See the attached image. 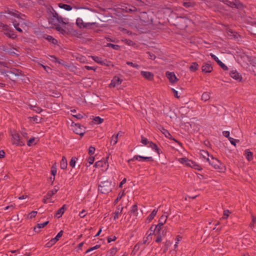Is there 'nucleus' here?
Returning <instances> with one entry per match:
<instances>
[{"label": "nucleus", "mask_w": 256, "mask_h": 256, "mask_svg": "<svg viewBox=\"0 0 256 256\" xmlns=\"http://www.w3.org/2000/svg\"><path fill=\"white\" fill-rule=\"evenodd\" d=\"M200 154L202 158L208 162L216 170L220 172H222L225 170L226 168L224 165L213 156H210L209 154L207 151L204 150H200Z\"/></svg>", "instance_id": "obj_1"}, {"label": "nucleus", "mask_w": 256, "mask_h": 256, "mask_svg": "<svg viewBox=\"0 0 256 256\" xmlns=\"http://www.w3.org/2000/svg\"><path fill=\"white\" fill-rule=\"evenodd\" d=\"M54 20L58 22L60 24L56 26V30L61 34L64 35L68 34L71 31L68 26H70L66 18H62V16H58L56 13L53 14Z\"/></svg>", "instance_id": "obj_2"}, {"label": "nucleus", "mask_w": 256, "mask_h": 256, "mask_svg": "<svg viewBox=\"0 0 256 256\" xmlns=\"http://www.w3.org/2000/svg\"><path fill=\"white\" fill-rule=\"evenodd\" d=\"M6 12L11 16H13L17 20H12V23L15 28L18 32H22V30L18 27L20 25L22 26L24 24L23 19L20 16V14L16 10H14L8 9Z\"/></svg>", "instance_id": "obj_3"}, {"label": "nucleus", "mask_w": 256, "mask_h": 256, "mask_svg": "<svg viewBox=\"0 0 256 256\" xmlns=\"http://www.w3.org/2000/svg\"><path fill=\"white\" fill-rule=\"evenodd\" d=\"M112 182L109 180L102 182L98 186V190L102 194H107L112 190Z\"/></svg>", "instance_id": "obj_4"}, {"label": "nucleus", "mask_w": 256, "mask_h": 256, "mask_svg": "<svg viewBox=\"0 0 256 256\" xmlns=\"http://www.w3.org/2000/svg\"><path fill=\"white\" fill-rule=\"evenodd\" d=\"M178 160L181 164H184L186 166H190L194 169L198 170H202V168L200 165L196 164V162H193L191 160H188L186 158H182Z\"/></svg>", "instance_id": "obj_5"}, {"label": "nucleus", "mask_w": 256, "mask_h": 256, "mask_svg": "<svg viewBox=\"0 0 256 256\" xmlns=\"http://www.w3.org/2000/svg\"><path fill=\"white\" fill-rule=\"evenodd\" d=\"M11 142L12 144L16 146H22L24 145V140L20 138L19 134L16 132H12Z\"/></svg>", "instance_id": "obj_6"}, {"label": "nucleus", "mask_w": 256, "mask_h": 256, "mask_svg": "<svg viewBox=\"0 0 256 256\" xmlns=\"http://www.w3.org/2000/svg\"><path fill=\"white\" fill-rule=\"evenodd\" d=\"M167 220V216L165 215H162L159 220V222L156 226H152L150 228V230L152 232H155L156 230H158L160 232L162 229H164L162 226L165 224Z\"/></svg>", "instance_id": "obj_7"}, {"label": "nucleus", "mask_w": 256, "mask_h": 256, "mask_svg": "<svg viewBox=\"0 0 256 256\" xmlns=\"http://www.w3.org/2000/svg\"><path fill=\"white\" fill-rule=\"evenodd\" d=\"M108 158L109 156H108L105 159L96 162L94 164V166L96 168H104L105 170H106L109 166V164L108 162Z\"/></svg>", "instance_id": "obj_8"}, {"label": "nucleus", "mask_w": 256, "mask_h": 256, "mask_svg": "<svg viewBox=\"0 0 256 256\" xmlns=\"http://www.w3.org/2000/svg\"><path fill=\"white\" fill-rule=\"evenodd\" d=\"M138 214V208L136 205H134L132 206L130 212H129V216L128 217V214H124L123 216L124 219L126 222L129 220L130 217L131 216H136Z\"/></svg>", "instance_id": "obj_9"}, {"label": "nucleus", "mask_w": 256, "mask_h": 256, "mask_svg": "<svg viewBox=\"0 0 256 256\" xmlns=\"http://www.w3.org/2000/svg\"><path fill=\"white\" fill-rule=\"evenodd\" d=\"M222 2L224 4H226L232 8L235 7L238 8H241L242 7V4L240 2L237 1L236 0H235L234 2H229L228 0H223Z\"/></svg>", "instance_id": "obj_10"}, {"label": "nucleus", "mask_w": 256, "mask_h": 256, "mask_svg": "<svg viewBox=\"0 0 256 256\" xmlns=\"http://www.w3.org/2000/svg\"><path fill=\"white\" fill-rule=\"evenodd\" d=\"M73 130L76 134L80 136L84 135V134L85 133L84 128L78 124H75L74 126Z\"/></svg>", "instance_id": "obj_11"}, {"label": "nucleus", "mask_w": 256, "mask_h": 256, "mask_svg": "<svg viewBox=\"0 0 256 256\" xmlns=\"http://www.w3.org/2000/svg\"><path fill=\"white\" fill-rule=\"evenodd\" d=\"M145 146L148 148H150L154 152H156L158 154L160 153V150L158 148V146L153 142L148 141L147 139L145 138Z\"/></svg>", "instance_id": "obj_12"}, {"label": "nucleus", "mask_w": 256, "mask_h": 256, "mask_svg": "<svg viewBox=\"0 0 256 256\" xmlns=\"http://www.w3.org/2000/svg\"><path fill=\"white\" fill-rule=\"evenodd\" d=\"M154 232L158 234V236L156 240V242H160L162 240V238L166 235L167 230L166 228H164L162 229L160 232H158V230H156L155 232Z\"/></svg>", "instance_id": "obj_13"}, {"label": "nucleus", "mask_w": 256, "mask_h": 256, "mask_svg": "<svg viewBox=\"0 0 256 256\" xmlns=\"http://www.w3.org/2000/svg\"><path fill=\"white\" fill-rule=\"evenodd\" d=\"M166 76L172 83H175L178 80V79L173 72H166Z\"/></svg>", "instance_id": "obj_14"}, {"label": "nucleus", "mask_w": 256, "mask_h": 256, "mask_svg": "<svg viewBox=\"0 0 256 256\" xmlns=\"http://www.w3.org/2000/svg\"><path fill=\"white\" fill-rule=\"evenodd\" d=\"M122 135L123 132L121 131H120L116 135H113L111 138L110 144L115 145L118 142V138L122 136Z\"/></svg>", "instance_id": "obj_15"}, {"label": "nucleus", "mask_w": 256, "mask_h": 256, "mask_svg": "<svg viewBox=\"0 0 256 256\" xmlns=\"http://www.w3.org/2000/svg\"><path fill=\"white\" fill-rule=\"evenodd\" d=\"M202 71L204 72H211L213 70V67L210 62L204 63L202 67Z\"/></svg>", "instance_id": "obj_16"}, {"label": "nucleus", "mask_w": 256, "mask_h": 256, "mask_svg": "<svg viewBox=\"0 0 256 256\" xmlns=\"http://www.w3.org/2000/svg\"><path fill=\"white\" fill-rule=\"evenodd\" d=\"M20 74V71L17 70H14L13 71L8 72L6 74V76H8L10 79H13L14 78V76H18Z\"/></svg>", "instance_id": "obj_17"}, {"label": "nucleus", "mask_w": 256, "mask_h": 256, "mask_svg": "<svg viewBox=\"0 0 256 256\" xmlns=\"http://www.w3.org/2000/svg\"><path fill=\"white\" fill-rule=\"evenodd\" d=\"M122 80L118 76H114L112 80L111 83L110 84V86L111 87H115L116 86H119L122 84Z\"/></svg>", "instance_id": "obj_18"}, {"label": "nucleus", "mask_w": 256, "mask_h": 256, "mask_svg": "<svg viewBox=\"0 0 256 256\" xmlns=\"http://www.w3.org/2000/svg\"><path fill=\"white\" fill-rule=\"evenodd\" d=\"M92 60L96 62L106 66H108V64L107 63V61L106 60L98 56H92Z\"/></svg>", "instance_id": "obj_19"}, {"label": "nucleus", "mask_w": 256, "mask_h": 256, "mask_svg": "<svg viewBox=\"0 0 256 256\" xmlns=\"http://www.w3.org/2000/svg\"><path fill=\"white\" fill-rule=\"evenodd\" d=\"M3 27L4 30H6V31L4 32L6 36L11 38H14L16 37V35L12 31L8 30L7 26H3Z\"/></svg>", "instance_id": "obj_20"}, {"label": "nucleus", "mask_w": 256, "mask_h": 256, "mask_svg": "<svg viewBox=\"0 0 256 256\" xmlns=\"http://www.w3.org/2000/svg\"><path fill=\"white\" fill-rule=\"evenodd\" d=\"M230 75L234 79L240 82L242 80V76L236 70H232L230 72Z\"/></svg>", "instance_id": "obj_21"}, {"label": "nucleus", "mask_w": 256, "mask_h": 256, "mask_svg": "<svg viewBox=\"0 0 256 256\" xmlns=\"http://www.w3.org/2000/svg\"><path fill=\"white\" fill-rule=\"evenodd\" d=\"M123 209L124 207L122 206L120 207V206H118L117 207L116 210L112 214H114V220H116L118 218L119 216L122 214Z\"/></svg>", "instance_id": "obj_22"}, {"label": "nucleus", "mask_w": 256, "mask_h": 256, "mask_svg": "<svg viewBox=\"0 0 256 256\" xmlns=\"http://www.w3.org/2000/svg\"><path fill=\"white\" fill-rule=\"evenodd\" d=\"M59 188L58 186H55L54 188L52 190H50L46 196V198L47 199H50V198L58 190Z\"/></svg>", "instance_id": "obj_23"}, {"label": "nucleus", "mask_w": 256, "mask_h": 256, "mask_svg": "<svg viewBox=\"0 0 256 256\" xmlns=\"http://www.w3.org/2000/svg\"><path fill=\"white\" fill-rule=\"evenodd\" d=\"M66 208V204H64L56 212V216L58 218H60L62 216L63 214L64 213L65 210Z\"/></svg>", "instance_id": "obj_24"}, {"label": "nucleus", "mask_w": 256, "mask_h": 256, "mask_svg": "<svg viewBox=\"0 0 256 256\" xmlns=\"http://www.w3.org/2000/svg\"><path fill=\"white\" fill-rule=\"evenodd\" d=\"M68 166V162L66 159L65 156H63L62 158V160L60 162V166L62 169L64 170L66 169Z\"/></svg>", "instance_id": "obj_25"}, {"label": "nucleus", "mask_w": 256, "mask_h": 256, "mask_svg": "<svg viewBox=\"0 0 256 256\" xmlns=\"http://www.w3.org/2000/svg\"><path fill=\"white\" fill-rule=\"evenodd\" d=\"M244 154L248 160L250 161L253 159L252 153L250 152L249 150H245Z\"/></svg>", "instance_id": "obj_26"}, {"label": "nucleus", "mask_w": 256, "mask_h": 256, "mask_svg": "<svg viewBox=\"0 0 256 256\" xmlns=\"http://www.w3.org/2000/svg\"><path fill=\"white\" fill-rule=\"evenodd\" d=\"M48 222L47 221L43 223L38 224H37V226L34 228V230H35L36 232H39L40 228H44L48 224Z\"/></svg>", "instance_id": "obj_27"}, {"label": "nucleus", "mask_w": 256, "mask_h": 256, "mask_svg": "<svg viewBox=\"0 0 256 256\" xmlns=\"http://www.w3.org/2000/svg\"><path fill=\"white\" fill-rule=\"evenodd\" d=\"M60 8H63L67 11H70L72 10V7L68 4L60 3L58 4Z\"/></svg>", "instance_id": "obj_28"}, {"label": "nucleus", "mask_w": 256, "mask_h": 256, "mask_svg": "<svg viewBox=\"0 0 256 256\" xmlns=\"http://www.w3.org/2000/svg\"><path fill=\"white\" fill-rule=\"evenodd\" d=\"M210 98V93L208 92H204L202 94L201 100L203 101L206 102Z\"/></svg>", "instance_id": "obj_29"}, {"label": "nucleus", "mask_w": 256, "mask_h": 256, "mask_svg": "<svg viewBox=\"0 0 256 256\" xmlns=\"http://www.w3.org/2000/svg\"><path fill=\"white\" fill-rule=\"evenodd\" d=\"M157 213V210L156 209L154 210L153 211L151 212V214L148 216L147 218V220L148 222H150L154 217L156 216Z\"/></svg>", "instance_id": "obj_30"}, {"label": "nucleus", "mask_w": 256, "mask_h": 256, "mask_svg": "<svg viewBox=\"0 0 256 256\" xmlns=\"http://www.w3.org/2000/svg\"><path fill=\"white\" fill-rule=\"evenodd\" d=\"M37 142H38V140H36V138L34 137V138H30L28 141L27 144L28 146H30L36 144Z\"/></svg>", "instance_id": "obj_31"}, {"label": "nucleus", "mask_w": 256, "mask_h": 256, "mask_svg": "<svg viewBox=\"0 0 256 256\" xmlns=\"http://www.w3.org/2000/svg\"><path fill=\"white\" fill-rule=\"evenodd\" d=\"M160 131L162 132L165 136L168 138L170 139L172 138V135L170 134L168 132V131L164 128H162L160 130Z\"/></svg>", "instance_id": "obj_32"}, {"label": "nucleus", "mask_w": 256, "mask_h": 256, "mask_svg": "<svg viewBox=\"0 0 256 256\" xmlns=\"http://www.w3.org/2000/svg\"><path fill=\"white\" fill-rule=\"evenodd\" d=\"M198 67V65L196 62H192L190 67V70L191 72L196 71Z\"/></svg>", "instance_id": "obj_33"}, {"label": "nucleus", "mask_w": 256, "mask_h": 256, "mask_svg": "<svg viewBox=\"0 0 256 256\" xmlns=\"http://www.w3.org/2000/svg\"><path fill=\"white\" fill-rule=\"evenodd\" d=\"M124 195H125V192H124V190L120 192L119 193L116 199L115 200L114 204H116L118 202V201L119 200H120L122 198V197Z\"/></svg>", "instance_id": "obj_34"}, {"label": "nucleus", "mask_w": 256, "mask_h": 256, "mask_svg": "<svg viewBox=\"0 0 256 256\" xmlns=\"http://www.w3.org/2000/svg\"><path fill=\"white\" fill-rule=\"evenodd\" d=\"M154 78V74L152 73L148 72H145V78H146L150 80H151Z\"/></svg>", "instance_id": "obj_35"}, {"label": "nucleus", "mask_w": 256, "mask_h": 256, "mask_svg": "<svg viewBox=\"0 0 256 256\" xmlns=\"http://www.w3.org/2000/svg\"><path fill=\"white\" fill-rule=\"evenodd\" d=\"M94 120L95 122L97 124H102L103 121H104V119L103 118H100V117L99 116H96L94 118Z\"/></svg>", "instance_id": "obj_36"}, {"label": "nucleus", "mask_w": 256, "mask_h": 256, "mask_svg": "<svg viewBox=\"0 0 256 256\" xmlns=\"http://www.w3.org/2000/svg\"><path fill=\"white\" fill-rule=\"evenodd\" d=\"M52 176H55L56 174V164L55 163L52 167Z\"/></svg>", "instance_id": "obj_37"}, {"label": "nucleus", "mask_w": 256, "mask_h": 256, "mask_svg": "<svg viewBox=\"0 0 256 256\" xmlns=\"http://www.w3.org/2000/svg\"><path fill=\"white\" fill-rule=\"evenodd\" d=\"M76 24L78 25V26L80 28L82 26H84L82 20L80 18H78L76 20Z\"/></svg>", "instance_id": "obj_38"}, {"label": "nucleus", "mask_w": 256, "mask_h": 256, "mask_svg": "<svg viewBox=\"0 0 256 256\" xmlns=\"http://www.w3.org/2000/svg\"><path fill=\"white\" fill-rule=\"evenodd\" d=\"M76 158L74 157V158H72L70 162V166H72V168H74L76 166Z\"/></svg>", "instance_id": "obj_39"}, {"label": "nucleus", "mask_w": 256, "mask_h": 256, "mask_svg": "<svg viewBox=\"0 0 256 256\" xmlns=\"http://www.w3.org/2000/svg\"><path fill=\"white\" fill-rule=\"evenodd\" d=\"M142 159H144V156H136L132 158L131 160H128V162L134 161L135 160H140Z\"/></svg>", "instance_id": "obj_40"}, {"label": "nucleus", "mask_w": 256, "mask_h": 256, "mask_svg": "<svg viewBox=\"0 0 256 256\" xmlns=\"http://www.w3.org/2000/svg\"><path fill=\"white\" fill-rule=\"evenodd\" d=\"M37 214V212L36 211H32L28 215V218H34Z\"/></svg>", "instance_id": "obj_41"}, {"label": "nucleus", "mask_w": 256, "mask_h": 256, "mask_svg": "<svg viewBox=\"0 0 256 256\" xmlns=\"http://www.w3.org/2000/svg\"><path fill=\"white\" fill-rule=\"evenodd\" d=\"M46 39L50 41V42H52L53 44H55L57 42V40H55L54 38H52V36H47L46 37Z\"/></svg>", "instance_id": "obj_42"}, {"label": "nucleus", "mask_w": 256, "mask_h": 256, "mask_svg": "<svg viewBox=\"0 0 256 256\" xmlns=\"http://www.w3.org/2000/svg\"><path fill=\"white\" fill-rule=\"evenodd\" d=\"M126 64L128 65H130V66L135 68L137 69H138L140 67L139 65H138V64L130 62H126Z\"/></svg>", "instance_id": "obj_43"}, {"label": "nucleus", "mask_w": 256, "mask_h": 256, "mask_svg": "<svg viewBox=\"0 0 256 256\" xmlns=\"http://www.w3.org/2000/svg\"><path fill=\"white\" fill-rule=\"evenodd\" d=\"M32 109L38 113H40L42 111V110L40 108L36 106H32Z\"/></svg>", "instance_id": "obj_44"}, {"label": "nucleus", "mask_w": 256, "mask_h": 256, "mask_svg": "<svg viewBox=\"0 0 256 256\" xmlns=\"http://www.w3.org/2000/svg\"><path fill=\"white\" fill-rule=\"evenodd\" d=\"M230 212L228 210H225L224 212V216L222 218V219H226L228 218V217L229 216V214H230Z\"/></svg>", "instance_id": "obj_45"}, {"label": "nucleus", "mask_w": 256, "mask_h": 256, "mask_svg": "<svg viewBox=\"0 0 256 256\" xmlns=\"http://www.w3.org/2000/svg\"><path fill=\"white\" fill-rule=\"evenodd\" d=\"M100 247V245H96V246H94V247H92V248H90L88 249L86 252V253L87 254V253H88L89 252L92 251V250H96V249H98V248H99Z\"/></svg>", "instance_id": "obj_46"}, {"label": "nucleus", "mask_w": 256, "mask_h": 256, "mask_svg": "<svg viewBox=\"0 0 256 256\" xmlns=\"http://www.w3.org/2000/svg\"><path fill=\"white\" fill-rule=\"evenodd\" d=\"M218 64L221 66V68L223 70H228V67L224 63H222L220 60L218 61Z\"/></svg>", "instance_id": "obj_47"}, {"label": "nucleus", "mask_w": 256, "mask_h": 256, "mask_svg": "<svg viewBox=\"0 0 256 256\" xmlns=\"http://www.w3.org/2000/svg\"><path fill=\"white\" fill-rule=\"evenodd\" d=\"M194 5V4L192 3V2H184V6L186 7V8H189V7H190V6H193Z\"/></svg>", "instance_id": "obj_48"}, {"label": "nucleus", "mask_w": 256, "mask_h": 256, "mask_svg": "<svg viewBox=\"0 0 256 256\" xmlns=\"http://www.w3.org/2000/svg\"><path fill=\"white\" fill-rule=\"evenodd\" d=\"M107 46L111 47L114 50H118L120 48L119 46L112 44H108Z\"/></svg>", "instance_id": "obj_49"}, {"label": "nucleus", "mask_w": 256, "mask_h": 256, "mask_svg": "<svg viewBox=\"0 0 256 256\" xmlns=\"http://www.w3.org/2000/svg\"><path fill=\"white\" fill-rule=\"evenodd\" d=\"M146 54L148 55L149 58L150 60H154L156 58L154 54H153L150 52H147Z\"/></svg>", "instance_id": "obj_50"}, {"label": "nucleus", "mask_w": 256, "mask_h": 256, "mask_svg": "<svg viewBox=\"0 0 256 256\" xmlns=\"http://www.w3.org/2000/svg\"><path fill=\"white\" fill-rule=\"evenodd\" d=\"M95 150H96V149L94 147L92 146H90L88 149V154L90 155L93 154L94 153Z\"/></svg>", "instance_id": "obj_51"}, {"label": "nucleus", "mask_w": 256, "mask_h": 256, "mask_svg": "<svg viewBox=\"0 0 256 256\" xmlns=\"http://www.w3.org/2000/svg\"><path fill=\"white\" fill-rule=\"evenodd\" d=\"M57 240H55V238H54L52 239L47 244L48 246H52V244H54Z\"/></svg>", "instance_id": "obj_52"}, {"label": "nucleus", "mask_w": 256, "mask_h": 256, "mask_svg": "<svg viewBox=\"0 0 256 256\" xmlns=\"http://www.w3.org/2000/svg\"><path fill=\"white\" fill-rule=\"evenodd\" d=\"M32 118V120L35 122H36V123H38L40 122V120L41 118L38 116H33Z\"/></svg>", "instance_id": "obj_53"}, {"label": "nucleus", "mask_w": 256, "mask_h": 256, "mask_svg": "<svg viewBox=\"0 0 256 256\" xmlns=\"http://www.w3.org/2000/svg\"><path fill=\"white\" fill-rule=\"evenodd\" d=\"M63 234V231L60 230L56 236L54 238L55 240H56L57 241L59 240L60 238L62 236Z\"/></svg>", "instance_id": "obj_54"}, {"label": "nucleus", "mask_w": 256, "mask_h": 256, "mask_svg": "<svg viewBox=\"0 0 256 256\" xmlns=\"http://www.w3.org/2000/svg\"><path fill=\"white\" fill-rule=\"evenodd\" d=\"M94 161V156H90V157L88 160V162L89 163V166L92 164Z\"/></svg>", "instance_id": "obj_55"}, {"label": "nucleus", "mask_w": 256, "mask_h": 256, "mask_svg": "<svg viewBox=\"0 0 256 256\" xmlns=\"http://www.w3.org/2000/svg\"><path fill=\"white\" fill-rule=\"evenodd\" d=\"M228 140L230 141V142L231 143V144L234 146H236V142L239 141L238 140H234L233 138H232L231 137L228 138Z\"/></svg>", "instance_id": "obj_56"}, {"label": "nucleus", "mask_w": 256, "mask_h": 256, "mask_svg": "<svg viewBox=\"0 0 256 256\" xmlns=\"http://www.w3.org/2000/svg\"><path fill=\"white\" fill-rule=\"evenodd\" d=\"M182 240V238L181 237H180V236H178L176 239V244H174V249H176L177 248H178V242L181 240Z\"/></svg>", "instance_id": "obj_57"}, {"label": "nucleus", "mask_w": 256, "mask_h": 256, "mask_svg": "<svg viewBox=\"0 0 256 256\" xmlns=\"http://www.w3.org/2000/svg\"><path fill=\"white\" fill-rule=\"evenodd\" d=\"M86 214L84 210H82L81 212H80L79 216L80 218H84L86 216Z\"/></svg>", "instance_id": "obj_58"}, {"label": "nucleus", "mask_w": 256, "mask_h": 256, "mask_svg": "<svg viewBox=\"0 0 256 256\" xmlns=\"http://www.w3.org/2000/svg\"><path fill=\"white\" fill-rule=\"evenodd\" d=\"M223 136L225 137H226L228 138H230V132L228 131H224L222 132Z\"/></svg>", "instance_id": "obj_59"}, {"label": "nucleus", "mask_w": 256, "mask_h": 256, "mask_svg": "<svg viewBox=\"0 0 256 256\" xmlns=\"http://www.w3.org/2000/svg\"><path fill=\"white\" fill-rule=\"evenodd\" d=\"M210 56L213 58L214 60H216L218 63V62L220 61V60H219V59L214 54H210Z\"/></svg>", "instance_id": "obj_60"}, {"label": "nucleus", "mask_w": 256, "mask_h": 256, "mask_svg": "<svg viewBox=\"0 0 256 256\" xmlns=\"http://www.w3.org/2000/svg\"><path fill=\"white\" fill-rule=\"evenodd\" d=\"M85 68L87 70H96V68L94 66H84Z\"/></svg>", "instance_id": "obj_61"}, {"label": "nucleus", "mask_w": 256, "mask_h": 256, "mask_svg": "<svg viewBox=\"0 0 256 256\" xmlns=\"http://www.w3.org/2000/svg\"><path fill=\"white\" fill-rule=\"evenodd\" d=\"M117 252V250L116 248H112L110 250V253L112 254V256H113Z\"/></svg>", "instance_id": "obj_62"}, {"label": "nucleus", "mask_w": 256, "mask_h": 256, "mask_svg": "<svg viewBox=\"0 0 256 256\" xmlns=\"http://www.w3.org/2000/svg\"><path fill=\"white\" fill-rule=\"evenodd\" d=\"M126 179L124 178L120 184V186H119L120 188H122V185L126 184Z\"/></svg>", "instance_id": "obj_63"}, {"label": "nucleus", "mask_w": 256, "mask_h": 256, "mask_svg": "<svg viewBox=\"0 0 256 256\" xmlns=\"http://www.w3.org/2000/svg\"><path fill=\"white\" fill-rule=\"evenodd\" d=\"M4 156H5L4 152L2 150H0V158H4Z\"/></svg>", "instance_id": "obj_64"}]
</instances>
